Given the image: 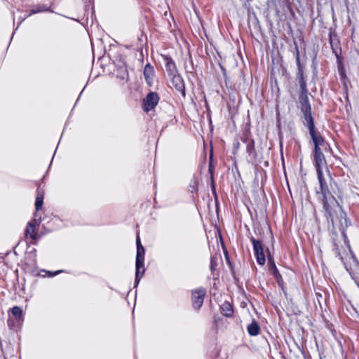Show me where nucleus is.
<instances>
[{"instance_id":"f257e3e1","label":"nucleus","mask_w":359,"mask_h":359,"mask_svg":"<svg viewBox=\"0 0 359 359\" xmlns=\"http://www.w3.org/2000/svg\"><path fill=\"white\" fill-rule=\"evenodd\" d=\"M317 176L320 184V191H318L317 194H320L322 196L323 210L327 220L332 224L334 229L336 227L339 228L343 234L345 241H346V229L351 224V222L347 219L346 213L330 191L323 172H317Z\"/></svg>"},{"instance_id":"b1692460","label":"nucleus","mask_w":359,"mask_h":359,"mask_svg":"<svg viewBox=\"0 0 359 359\" xmlns=\"http://www.w3.org/2000/svg\"><path fill=\"white\" fill-rule=\"evenodd\" d=\"M208 171H209V172L210 174V179H211V182H212V194L216 196L217 194H216L215 184V182H214L213 167H212V165L211 163V161L209 163Z\"/></svg>"},{"instance_id":"1a4fd4ad","label":"nucleus","mask_w":359,"mask_h":359,"mask_svg":"<svg viewBox=\"0 0 359 359\" xmlns=\"http://www.w3.org/2000/svg\"><path fill=\"white\" fill-rule=\"evenodd\" d=\"M206 290L204 287H200L191 291V303L195 309H200L203 306Z\"/></svg>"},{"instance_id":"7c9ffc66","label":"nucleus","mask_w":359,"mask_h":359,"mask_svg":"<svg viewBox=\"0 0 359 359\" xmlns=\"http://www.w3.org/2000/svg\"><path fill=\"white\" fill-rule=\"evenodd\" d=\"M273 276V277L276 279V280H280V279H282V276L280 275V273H279V271L277 272V273H273L272 274Z\"/></svg>"},{"instance_id":"6e6552de","label":"nucleus","mask_w":359,"mask_h":359,"mask_svg":"<svg viewBox=\"0 0 359 359\" xmlns=\"http://www.w3.org/2000/svg\"><path fill=\"white\" fill-rule=\"evenodd\" d=\"M298 72L297 78L300 88V93L299 95V100L309 99L308 97V89L306 85V81L304 74V69L302 66L297 67Z\"/></svg>"},{"instance_id":"9d476101","label":"nucleus","mask_w":359,"mask_h":359,"mask_svg":"<svg viewBox=\"0 0 359 359\" xmlns=\"http://www.w3.org/2000/svg\"><path fill=\"white\" fill-rule=\"evenodd\" d=\"M329 41L332 53L336 56V58L341 57V48L340 42L334 31L330 29L329 32Z\"/></svg>"},{"instance_id":"6ab92c4d","label":"nucleus","mask_w":359,"mask_h":359,"mask_svg":"<svg viewBox=\"0 0 359 359\" xmlns=\"http://www.w3.org/2000/svg\"><path fill=\"white\" fill-rule=\"evenodd\" d=\"M247 330L250 336H257L260 332V327L258 323L253 320L247 327Z\"/></svg>"},{"instance_id":"f3484780","label":"nucleus","mask_w":359,"mask_h":359,"mask_svg":"<svg viewBox=\"0 0 359 359\" xmlns=\"http://www.w3.org/2000/svg\"><path fill=\"white\" fill-rule=\"evenodd\" d=\"M36 198L35 201V209L39 211L41 209L43 204L44 191L39 187L36 190Z\"/></svg>"},{"instance_id":"cd10ccee","label":"nucleus","mask_w":359,"mask_h":359,"mask_svg":"<svg viewBox=\"0 0 359 359\" xmlns=\"http://www.w3.org/2000/svg\"><path fill=\"white\" fill-rule=\"evenodd\" d=\"M41 272L45 273L44 275H43V277H45L46 274H48V276H50V277H53L55 275L59 274L61 272V271H56L55 272H51V271H46V270H41Z\"/></svg>"},{"instance_id":"f704fd0d","label":"nucleus","mask_w":359,"mask_h":359,"mask_svg":"<svg viewBox=\"0 0 359 359\" xmlns=\"http://www.w3.org/2000/svg\"><path fill=\"white\" fill-rule=\"evenodd\" d=\"M136 245H137V248L138 247L143 246V245L141 244L140 238V236H137V238H136Z\"/></svg>"},{"instance_id":"412c9836","label":"nucleus","mask_w":359,"mask_h":359,"mask_svg":"<svg viewBox=\"0 0 359 359\" xmlns=\"http://www.w3.org/2000/svg\"><path fill=\"white\" fill-rule=\"evenodd\" d=\"M266 251L269 271H271V274L277 273L278 269H277L276 265L275 264L273 257L271 255V252L269 249H267Z\"/></svg>"},{"instance_id":"393cba45","label":"nucleus","mask_w":359,"mask_h":359,"mask_svg":"<svg viewBox=\"0 0 359 359\" xmlns=\"http://www.w3.org/2000/svg\"><path fill=\"white\" fill-rule=\"evenodd\" d=\"M218 266V258L216 255H212L210 257V269L212 273H214L217 266Z\"/></svg>"},{"instance_id":"a211bd4d","label":"nucleus","mask_w":359,"mask_h":359,"mask_svg":"<svg viewBox=\"0 0 359 359\" xmlns=\"http://www.w3.org/2000/svg\"><path fill=\"white\" fill-rule=\"evenodd\" d=\"M220 309L222 313L226 317H231L233 315V306L227 301H225L220 305Z\"/></svg>"},{"instance_id":"f03ea898","label":"nucleus","mask_w":359,"mask_h":359,"mask_svg":"<svg viewBox=\"0 0 359 359\" xmlns=\"http://www.w3.org/2000/svg\"><path fill=\"white\" fill-rule=\"evenodd\" d=\"M301 111L304 115V124L308 128L309 135L316 133L314 120L311 114V107L309 99L299 100Z\"/></svg>"},{"instance_id":"4c0bfd02","label":"nucleus","mask_w":359,"mask_h":359,"mask_svg":"<svg viewBox=\"0 0 359 359\" xmlns=\"http://www.w3.org/2000/svg\"><path fill=\"white\" fill-rule=\"evenodd\" d=\"M8 325L11 327V329H12V325H13V320L11 319H8Z\"/></svg>"},{"instance_id":"9b49d317","label":"nucleus","mask_w":359,"mask_h":359,"mask_svg":"<svg viewBox=\"0 0 359 359\" xmlns=\"http://www.w3.org/2000/svg\"><path fill=\"white\" fill-rule=\"evenodd\" d=\"M169 77L175 89L180 92L182 97L184 99L186 97L185 83L182 76L179 73H177L176 74L172 75Z\"/></svg>"},{"instance_id":"c756f323","label":"nucleus","mask_w":359,"mask_h":359,"mask_svg":"<svg viewBox=\"0 0 359 359\" xmlns=\"http://www.w3.org/2000/svg\"><path fill=\"white\" fill-rule=\"evenodd\" d=\"M287 9H288V11H290V13L291 15H292V17H294L295 13H294V10H293L292 7L291 6V5H290V4H287Z\"/></svg>"},{"instance_id":"5701e85b","label":"nucleus","mask_w":359,"mask_h":359,"mask_svg":"<svg viewBox=\"0 0 359 359\" xmlns=\"http://www.w3.org/2000/svg\"><path fill=\"white\" fill-rule=\"evenodd\" d=\"M11 313L18 320H21L23 316V311L21 307L15 306L11 309Z\"/></svg>"},{"instance_id":"4468645a","label":"nucleus","mask_w":359,"mask_h":359,"mask_svg":"<svg viewBox=\"0 0 359 359\" xmlns=\"http://www.w3.org/2000/svg\"><path fill=\"white\" fill-rule=\"evenodd\" d=\"M313 163L316 170V172H323V167L326 165L325 157L323 154H313Z\"/></svg>"},{"instance_id":"e433bc0d","label":"nucleus","mask_w":359,"mask_h":359,"mask_svg":"<svg viewBox=\"0 0 359 359\" xmlns=\"http://www.w3.org/2000/svg\"><path fill=\"white\" fill-rule=\"evenodd\" d=\"M277 283L278 284L279 286H281L283 287V284H284V281H283V279H280V280H277Z\"/></svg>"},{"instance_id":"2f4dec72","label":"nucleus","mask_w":359,"mask_h":359,"mask_svg":"<svg viewBox=\"0 0 359 359\" xmlns=\"http://www.w3.org/2000/svg\"><path fill=\"white\" fill-rule=\"evenodd\" d=\"M273 276V277L276 279V280H280V279H282V276L280 275V273H279V271L277 272V273H273L272 274Z\"/></svg>"},{"instance_id":"c9c22d12","label":"nucleus","mask_w":359,"mask_h":359,"mask_svg":"<svg viewBox=\"0 0 359 359\" xmlns=\"http://www.w3.org/2000/svg\"><path fill=\"white\" fill-rule=\"evenodd\" d=\"M225 257H226V259L229 265L232 268L231 262H230L229 258L228 255H227L226 252L225 253Z\"/></svg>"},{"instance_id":"4be33fe9","label":"nucleus","mask_w":359,"mask_h":359,"mask_svg":"<svg viewBox=\"0 0 359 359\" xmlns=\"http://www.w3.org/2000/svg\"><path fill=\"white\" fill-rule=\"evenodd\" d=\"M48 11H51L50 7L48 6L45 4H41V5L36 6L34 8L32 9L30 11L29 15L36 14V13H41V12H48Z\"/></svg>"},{"instance_id":"c85d7f7f","label":"nucleus","mask_w":359,"mask_h":359,"mask_svg":"<svg viewBox=\"0 0 359 359\" xmlns=\"http://www.w3.org/2000/svg\"><path fill=\"white\" fill-rule=\"evenodd\" d=\"M198 189L197 183L196 181H193L189 184V190L191 193L196 192Z\"/></svg>"},{"instance_id":"72a5a7b5","label":"nucleus","mask_w":359,"mask_h":359,"mask_svg":"<svg viewBox=\"0 0 359 359\" xmlns=\"http://www.w3.org/2000/svg\"><path fill=\"white\" fill-rule=\"evenodd\" d=\"M339 74L341 81H344L346 79V72H339Z\"/></svg>"},{"instance_id":"20e7f679","label":"nucleus","mask_w":359,"mask_h":359,"mask_svg":"<svg viewBox=\"0 0 359 359\" xmlns=\"http://www.w3.org/2000/svg\"><path fill=\"white\" fill-rule=\"evenodd\" d=\"M313 143V150L312 155L318 154H323V150L331 149L328 142L325 141L324 137L318 133L310 135Z\"/></svg>"},{"instance_id":"7ed1b4c3","label":"nucleus","mask_w":359,"mask_h":359,"mask_svg":"<svg viewBox=\"0 0 359 359\" xmlns=\"http://www.w3.org/2000/svg\"><path fill=\"white\" fill-rule=\"evenodd\" d=\"M144 254L145 250L143 246L137 248L136 261H135V287H137L140 283L141 277L144 273Z\"/></svg>"},{"instance_id":"ddd939ff","label":"nucleus","mask_w":359,"mask_h":359,"mask_svg":"<svg viewBox=\"0 0 359 359\" xmlns=\"http://www.w3.org/2000/svg\"><path fill=\"white\" fill-rule=\"evenodd\" d=\"M241 140L246 144V152L250 157L256 160L257 158V153L255 147V141L253 139L249 138L248 136H244Z\"/></svg>"},{"instance_id":"0eeeda50","label":"nucleus","mask_w":359,"mask_h":359,"mask_svg":"<svg viewBox=\"0 0 359 359\" xmlns=\"http://www.w3.org/2000/svg\"><path fill=\"white\" fill-rule=\"evenodd\" d=\"M160 97L157 93L149 92L142 100V109L145 112L153 110L158 104Z\"/></svg>"},{"instance_id":"473e14b6","label":"nucleus","mask_w":359,"mask_h":359,"mask_svg":"<svg viewBox=\"0 0 359 359\" xmlns=\"http://www.w3.org/2000/svg\"><path fill=\"white\" fill-rule=\"evenodd\" d=\"M280 0H271V3L274 5V6L276 7V12L277 14H278L279 13V11L278 10V8H277V2L279 1Z\"/></svg>"},{"instance_id":"423d86ee","label":"nucleus","mask_w":359,"mask_h":359,"mask_svg":"<svg viewBox=\"0 0 359 359\" xmlns=\"http://www.w3.org/2000/svg\"><path fill=\"white\" fill-rule=\"evenodd\" d=\"M250 240L252 243L254 254L257 264L261 266L264 265L266 262V257L264 252V246L262 243L255 238L253 236H250Z\"/></svg>"},{"instance_id":"bb28decb","label":"nucleus","mask_w":359,"mask_h":359,"mask_svg":"<svg viewBox=\"0 0 359 359\" xmlns=\"http://www.w3.org/2000/svg\"><path fill=\"white\" fill-rule=\"evenodd\" d=\"M338 72H346L345 67L342 61V57L337 58Z\"/></svg>"},{"instance_id":"dca6fc26","label":"nucleus","mask_w":359,"mask_h":359,"mask_svg":"<svg viewBox=\"0 0 359 359\" xmlns=\"http://www.w3.org/2000/svg\"><path fill=\"white\" fill-rule=\"evenodd\" d=\"M144 76L148 86H151L153 84V78L154 76V69L149 63L147 64L144 69Z\"/></svg>"},{"instance_id":"a878e982","label":"nucleus","mask_w":359,"mask_h":359,"mask_svg":"<svg viewBox=\"0 0 359 359\" xmlns=\"http://www.w3.org/2000/svg\"><path fill=\"white\" fill-rule=\"evenodd\" d=\"M294 53L295 55V60H296V63H297V67L302 66V64H301V61H300V56H299V51L298 45H297V43L296 42H294Z\"/></svg>"},{"instance_id":"aec40b11","label":"nucleus","mask_w":359,"mask_h":359,"mask_svg":"<svg viewBox=\"0 0 359 359\" xmlns=\"http://www.w3.org/2000/svg\"><path fill=\"white\" fill-rule=\"evenodd\" d=\"M116 77L121 79L127 81L128 79V72L126 65H122L117 67L115 71Z\"/></svg>"},{"instance_id":"f8f14e48","label":"nucleus","mask_w":359,"mask_h":359,"mask_svg":"<svg viewBox=\"0 0 359 359\" xmlns=\"http://www.w3.org/2000/svg\"><path fill=\"white\" fill-rule=\"evenodd\" d=\"M161 57L163 58V60L164 62L165 70L168 73V76H170L178 73V69L177 68L176 64L170 56L162 54Z\"/></svg>"},{"instance_id":"ea45409f","label":"nucleus","mask_w":359,"mask_h":359,"mask_svg":"<svg viewBox=\"0 0 359 359\" xmlns=\"http://www.w3.org/2000/svg\"><path fill=\"white\" fill-rule=\"evenodd\" d=\"M248 1H251L252 0H247Z\"/></svg>"},{"instance_id":"58836bf2","label":"nucleus","mask_w":359,"mask_h":359,"mask_svg":"<svg viewBox=\"0 0 359 359\" xmlns=\"http://www.w3.org/2000/svg\"><path fill=\"white\" fill-rule=\"evenodd\" d=\"M330 182L333 180L331 176L329 177Z\"/></svg>"},{"instance_id":"39448f33","label":"nucleus","mask_w":359,"mask_h":359,"mask_svg":"<svg viewBox=\"0 0 359 359\" xmlns=\"http://www.w3.org/2000/svg\"><path fill=\"white\" fill-rule=\"evenodd\" d=\"M338 256L339 257L340 260L344 264L346 270L348 272L351 278L354 280L355 284L359 287V262L356 259V257L354 255H352L353 259V266H348L344 260V258L340 255V253L338 252Z\"/></svg>"},{"instance_id":"2eb2a0df","label":"nucleus","mask_w":359,"mask_h":359,"mask_svg":"<svg viewBox=\"0 0 359 359\" xmlns=\"http://www.w3.org/2000/svg\"><path fill=\"white\" fill-rule=\"evenodd\" d=\"M40 222H38L36 219L29 222L27 224L25 234L26 237H30L32 239H36V233L35 232L36 226L39 225Z\"/></svg>"}]
</instances>
